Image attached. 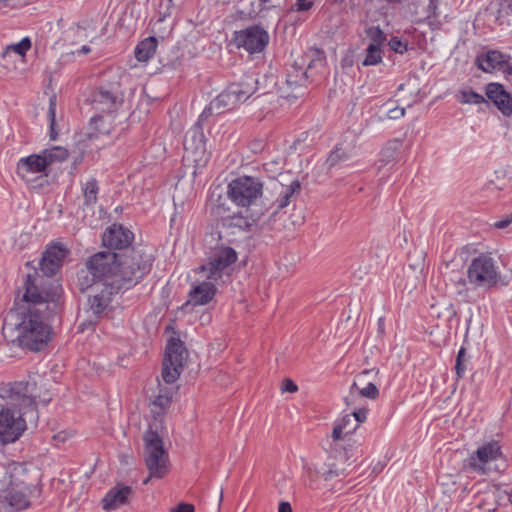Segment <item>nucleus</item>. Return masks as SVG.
<instances>
[{
	"mask_svg": "<svg viewBox=\"0 0 512 512\" xmlns=\"http://www.w3.org/2000/svg\"><path fill=\"white\" fill-rule=\"evenodd\" d=\"M61 287L51 282L47 287H40L37 279L28 275L25 282L24 304L12 310L3 323V334L17 340L19 345L31 351H40L48 344L51 327L47 320L57 306Z\"/></svg>",
	"mask_w": 512,
	"mask_h": 512,
	"instance_id": "nucleus-1",
	"label": "nucleus"
},
{
	"mask_svg": "<svg viewBox=\"0 0 512 512\" xmlns=\"http://www.w3.org/2000/svg\"><path fill=\"white\" fill-rule=\"evenodd\" d=\"M151 266V255L141 249L125 253L101 251L87 259L85 269L78 273V284L82 291L94 284L129 289L150 271Z\"/></svg>",
	"mask_w": 512,
	"mask_h": 512,
	"instance_id": "nucleus-2",
	"label": "nucleus"
},
{
	"mask_svg": "<svg viewBox=\"0 0 512 512\" xmlns=\"http://www.w3.org/2000/svg\"><path fill=\"white\" fill-rule=\"evenodd\" d=\"M38 390L34 380L12 384L10 401L0 410V444L17 441L27 428V419H37V403L47 404L50 401V398H41Z\"/></svg>",
	"mask_w": 512,
	"mask_h": 512,
	"instance_id": "nucleus-3",
	"label": "nucleus"
},
{
	"mask_svg": "<svg viewBox=\"0 0 512 512\" xmlns=\"http://www.w3.org/2000/svg\"><path fill=\"white\" fill-rule=\"evenodd\" d=\"M31 476L26 464L8 462L0 465V507L19 512L30 506Z\"/></svg>",
	"mask_w": 512,
	"mask_h": 512,
	"instance_id": "nucleus-4",
	"label": "nucleus"
},
{
	"mask_svg": "<svg viewBox=\"0 0 512 512\" xmlns=\"http://www.w3.org/2000/svg\"><path fill=\"white\" fill-rule=\"evenodd\" d=\"M263 183L259 178L240 176L231 180L227 186L228 198L237 206L246 210L231 218V225L245 231H254L261 226L263 212L260 209L252 210L251 206L262 196Z\"/></svg>",
	"mask_w": 512,
	"mask_h": 512,
	"instance_id": "nucleus-5",
	"label": "nucleus"
},
{
	"mask_svg": "<svg viewBox=\"0 0 512 512\" xmlns=\"http://www.w3.org/2000/svg\"><path fill=\"white\" fill-rule=\"evenodd\" d=\"M468 283L474 289H490L509 285L511 278L503 275L494 257L482 253L474 257L467 266Z\"/></svg>",
	"mask_w": 512,
	"mask_h": 512,
	"instance_id": "nucleus-6",
	"label": "nucleus"
},
{
	"mask_svg": "<svg viewBox=\"0 0 512 512\" xmlns=\"http://www.w3.org/2000/svg\"><path fill=\"white\" fill-rule=\"evenodd\" d=\"M236 260L237 253L233 248L216 247L210 252L207 261L200 266L199 273L203 279L218 283L230 275L232 265Z\"/></svg>",
	"mask_w": 512,
	"mask_h": 512,
	"instance_id": "nucleus-7",
	"label": "nucleus"
},
{
	"mask_svg": "<svg viewBox=\"0 0 512 512\" xmlns=\"http://www.w3.org/2000/svg\"><path fill=\"white\" fill-rule=\"evenodd\" d=\"M505 466L497 442H489L479 447L469 456L465 464V467L479 475L502 471Z\"/></svg>",
	"mask_w": 512,
	"mask_h": 512,
	"instance_id": "nucleus-8",
	"label": "nucleus"
},
{
	"mask_svg": "<svg viewBox=\"0 0 512 512\" xmlns=\"http://www.w3.org/2000/svg\"><path fill=\"white\" fill-rule=\"evenodd\" d=\"M145 463L149 476L143 481L147 484L150 478H163L169 472L168 454L163 448L162 439L154 431H148L144 437Z\"/></svg>",
	"mask_w": 512,
	"mask_h": 512,
	"instance_id": "nucleus-9",
	"label": "nucleus"
},
{
	"mask_svg": "<svg viewBox=\"0 0 512 512\" xmlns=\"http://www.w3.org/2000/svg\"><path fill=\"white\" fill-rule=\"evenodd\" d=\"M256 80L248 77L245 81L230 85L210 103L209 109L216 113H222L236 107L246 101L256 90Z\"/></svg>",
	"mask_w": 512,
	"mask_h": 512,
	"instance_id": "nucleus-10",
	"label": "nucleus"
},
{
	"mask_svg": "<svg viewBox=\"0 0 512 512\" xmlns=\"http://www.w3.org/2000/svg\"><path fill=\"white\" fill-rule=\"evenodd\" d=\"M187 351L180 339L172 337L167 344L163 361L162 378L167 384L174 383L180 376Z\"/></svg>",
	"mask_w": 512,
	"mask_h": 512,
	"instance_id": "nucleus-11",
	"label": "nucleus"
},
{
	"mask_svg": "<svg viewBox=\"0 0 512 512\" xmlns=\"http://www.w3.org/2000/svg\"><path fill=\"white\" fill-rule=\"evenodd\" d=\"M374 370H364L359 373L349 390L348 395L345 397L347 406H355L356 402H360L362 397L375 400L379 396V390L376 385L371 381V375H376Z\"/></svg>",
	"mask_w": 512,
	"mask_h": 512,
	"instance_id": "nucleus-12",
	"label": "nucleus"
},
{
	"mask_svg": "<svg viewBox=\"0 0 512 512\" xmlns=\"http://www.w3.org/2000/svg\"><path fill=\"white\" fill-rule=\"evenodd\" d=\"M237 47L244 48L249 53H258L264 50L269 42V35L266 30L259 26H251L235 33Z\"/></svg>",
	"mask_w": 512,
	"mask_h": 512,
	"instance_id": "nucleus-13",
	"label": "nucleus"
},
{
	"mask_svg": "<svg viewBox=\"0 0 512 512\" xmlns=\"http://www.w3.org/2000/svg\"><path fill=\"white\" fill-rule=\"evenodd\" d=\"M509 59V56L500 51L490 50L477 56L476 65L484 72L491 73L497 70L507 75H512V65Z\"/></svg>",
	"mask_w": 512,
	"mask_h": 512,
	"instance_id": "nucleus-14",
	"label": "nucleus"
},
{
	"mask_svg": "<svg viewBox=\"0 0 512 512\" xmlns=\"http://www.w3.org/2000/svg\"><path fill=\"white\" fill-rule=\"evenodd\" d=\"M48 170L47 162L41 152L21 158L17 163V174L26 182H32L34 174L47 176Z\"/></svg>",
	"mask_w": 512,
	"mask_h": 512,
	"instance_id": "nucleus-15",
	"label": "nucleus"
},
{
	"mask_svg": "<svg viewBox=\"0 0 512 512\" xmlns=\"http://www.w3.org/2000/svg\"><path fill=\"white\" fill-rule=\"evenodd\" d=\"M285 176L271 182V189L277 195L274 200V205L278 209L287 207L291 199L294 198L296 192L300 190V183L297 179H290L287 181Z\"/></svg>",
	"mask_w": 512,
	"mask_h": 512,
	"instance_id": "nucleus-16",
	"label": "nucleus"
},
{
	"mask_svg": "<svg viewBox=\"0 0 512 512\" xmlns=\"http://www.w3.org/2000/svg\"><path fill=\"white\" fill-rule=\"evenodd\" d=\"M306 71L292 67L287 74L285 86L281 87V95L287 99H296L305 94Z\"/></svg>",
	"mask_w": 512,
	"mask_h": 512,
	"instance_id": "nucleus-17",
	"label": "nucleus"
},
{
	"mask_svg": "<svg viewBox=\"0 0 512 512\" xmlns=\"http://www.w3.org/2000/svg\"><path fill=\"white\" fill-rule=\"evenodd\" d=\"M91 294L89 295V309L95 318L102 315L111 302L112 295L119 289H111L104 285L94 284L89 287Z\"/></svg>",
	"mask_w": 512,
	"mask_h": 512,
	"instance_id": "nucleus-18",
	"label": "nucleus"
},
{
	"mask_svg": "<svg viewBox=\"0 0 512 512\" xmlns=\"http://www.w3.org/2000/svg\"><path fill=\"white\" fill-rule=\"evenodd\" d=\"M184 149L193 157V161L200 162L206 152V143L203 129L199 125L189 129L184 138Z\"/></svg>",
	"mask_w": 512,
	"mask_h": 512,
	"instance_id": "nucleus-19",
	"label": "nucleus"
},
{
	"mask_svg": "<svg viewBox=\"0 0 512 512\" xmlns=\"http://www.w3.org/2000/svg\"><path fill=\"white\" fill-rule=\"evenodd\" d=\"M67 255L68 249L63 245L55 244L48 247L41 261L42 272L48 276L54 275L63 264Z\"/></svg>",
	"mask_w": 512,
	"mask_h": 512,
	"instance_id": "nucleus-20",
	"label": "nucleus"
},
{
	"mask_svg": "<svg viewBox=\"0 0 512 512\" xmlns=\"http://www.w3.org/2000/svg\"><path fill=\"white\" fill-rule=\"evenodd\" d=\"M133 240L132 232L122 225L113 224L103 234L102 241L106 247L113 249H124Z\"/></svg>",
	"mask_w": 512,
	"mask_h": 512,
	"instance_id": "nucleus-21",
	"label": "nucleus"
},
{
	"mask_svg": "<svg viewBox=\"0 0 512 512\" xmlns=\"http://www.w3.org/2000/svg\"><path fill=\"white\" fill-rule=\"evenodd\" d=\"M486 96L505 116L512 114V97L502 85L490 83L486 87Z\"/></svg>",
	"mask_w": 512,
	"mask_h": 512,
	"instance_id": "nucleus-22",
	"label": "nucleus"
},
{
	"mask_svg": "<svg viewBox=\"0 0 512 512\" xmlns=\"http://www.w3.org/2000/svg\"><path fill=\"white\" fill-rule=\"evenodd\" d=\"M216 288L213 281H204L194 284L189 291V300L186 304L206 305L215 296Z\"/></svg>",
	"mask_w": 512,
	"mask_h": 512,
	"instance_id": "nucleus-23",
	"label": "nucleus"
},
{
	"mask_svg": "<svg viewBox=\"0 0 512 512\" xmlns=\"http://www.w3.org/2000/svg\"><path fill=\"white\" fill-rule=\"evenodd\" d=\"M131 494L132 490L128 486L114 487L110 489L102 500L103 509L106 511L118 509L128 502Z\"/></svg>",
	"mask_w": 512,
	"mask_h": 512,
	"instance_id": "nucleus-24",
	"label": "nucleus"
},
{
	"mask_svg": "<svg viewBox=\"0 0 512 512\" xmlns=\"http://www.w3.org/2000/svg\"><path fill=\"white\" fill-rule=\"evenodd\" d=\"M373 42L366 48V54L362 61L363 66H374L382 61L381 45L383 41V33L377 29L374 32Z\"/></svg>",
	"mask_w": 512,
	"mask_h": 512,
	"instance_id": "nucleus-25",
	"label": "nucleus"
},
{
	"mask_svg": "<svg viewBox=\"0 0 512 512\" xmlns=\"http://www.w3.org/2000/svg\"><path fill=\"white\" fill-rule=\"evenodd\" d=\"M174 390L172 388H160L159 394L150 404L151 413L155 417L163 415L166 410L170 407Z\"/></svg>",
	"mask_w": 512,
	"mask_h": 512,
	"instance_id": "nucleus-26",
	"label": "nucleus"
},
{
	"mask_svg": "<svg viewBox=\"0 0 512 512\" xmlns=\"http://www.w3.org/2000/svg\"><path fill=\"white\" fill-rule=\"evenodd\" d=\"M157 48V39L148 37L141 41L135 48V57L140 62H147L151 59Z\"/></svg>",
	"mask_w": 512,
	"mask_h": 512,
	"instance_id": "nucleus-27",
	"label": "nucleus"
},
{
	"mask_svg": "<svg viewBox=\"0 0 512 512\" xmlns=\"http://www.w3.org/2000/svg\"><path fill=\"white\" fill-rule=\"evenodd\" d=\"M93 102L100 105L99 109L102 111H112L117 106L118 98L110 91L101 88L94 94Z\"/></svg>",
	"mask_w": 512,
	"mask_h": 512,
	"instance_id": "nucleus-28",
	"label": "nucleus"
},
{
	"mask_svg": "<svg viewBox=\"0 0 512 512\" xmlns=\"http://www.w3.org/2000/svg\"><path fill=\"white\" fill-rule=\"evenodd\" d=\"M47 166L50 169L52 166L67 160L69 153L67 149L61 146H53L41 151Z\"/></svg>",
	"mask_w": 512,
	"mask_h": 512,
	"instance_id": "nucleus-29",
	"label": "nucleus"
},
{
	"mask_svg": "<svg viewBox=\"0 0 512 512\" xmlns=\"http://www.w3.org/2000/svg\"><path fill=\"white\" fill-rule=\"evenodd\" d=\"M456 99L462 104H481L486 102L483 95L476 93L471 89L459 90L456 94Z\"/></svg>",
	"mask_w": 512,
	"mask_h": 512,
	"instance_id": "nucleus-30",
	"label": "nucleus"
},
{
	"mask_svg": "<svg viewBox=\"0 0 512 512\" xmlns=\"http://www.w3.org/2000/svg\"><path fill=\"white\" fill-rule=\"evenodd\" d=\"M83 196H84V205L92 206L97 201L98 195V185L95 179L91 178L87 180L83 185Z\"/></svg>",
	"mask_w": 512,
	"mask_h": 512,
	"instance_id": "nucleus-31",
	"label": "nucleus"
},
{
	"mask_svg": "<svg viewBox=\"0 0 512 512\" xmlns=\"http://www.w3.org/2000/svg\"><path fill=\"white\" fill-rule=\"evenodd\" d=\"M352 409L351 418L354 424H361L367 419V408L364 405H361L359 402H356L355 406H349Z\"/></svg>",
	"mask_w": 512,
	"mask_h": 512,
	"instance_id": "nucleus-32",
	"label": "nucleus"
},
{
	"mask_svg": "<svg viewBox=\"0 0 512 512\" xmlns=\"http://www.w3.org/2000/svg\"><path fill=\"white\" fill-rule=\"evenodd\" d=\"M468 285H470L468 278L464 279L460 277L454 282L457 295L462 297L465 301L470 302V288Z\"/></svg>",
	"mask_w": 512,
	"mask_h": 512,
	"instance_id": "nucleus-33",
	"label": "nucleus"
},
{
	"mask_svg": "<svg viewBox=\"0 0 512 512\" xmlns=\"http://www.w3.org/2000/svg\"><path fill=\"white\" fill-rule=\"evenodd\" d=\"M31 48V41L29 38L25 37L20 42L13 44L7 48L5 54L13 51L20 56H24L26 52Z\"/></svg>",
	"mask_w": 512,
	"mask_h": 512,
	"instance_id": "nucleus-34",
	"label": "nucleus"
},
{
	"mask_svg": "<svg viewBox=\"0 0 512 512\" xmlns=\"http://www.w3.org/2000/svg\"><path fill=\"white\" fill-rule=\"evenodd\" d=\"M315 0H295L290 7L289 13H306L310 11L314 6Z\"/></svg>",
	"mask_w": 512,
	"mask_h": 512,
	"instance_id": "nucleus-35",
	"label": "nucleus"
},
{
	"mask_svg": "<svg viewBox=\"0 0 512 512\" xmlns=\"http://www.w3.org/2000/svg\"><path fill=\"white\" fill-rule=\"evenodd\" d=\"M399 146V142L395 141L389 145H387L381 152L382 155V161L384 163H389L393 161L397 154V149Z\"/></svg>",
	"mask_w": 512,
	"mask_h": 512,
	"instance_id": "nucleus-36",
	"label": "nucleus"
},
{
	"mask_svg": "<svg viewBox=\"0 0 512 512\" xmlns=\"http://www.w3.org/2000/svg\"><path fill=\"white\" fill-rule=\"evenodd\" d=\"M388 45L392 51L399 54H403L404 52H406L408 46L407 42H403L398 37H392L389 40Z\"/></svg>",
	"mask_w": 512,
	"mask_h": 512,
	"instance_id": "nucleus-37",
	"label": "nucleus"
},
{
	"mask_svg": "<svg viewBox=\"0 0 512 512\" xmlns=\"http://www.w3.org/2000/svg\"><path fill=\"white\" fill-rule=\"evenodd\" d=\"M464 357H465V349L461 348L458 351L456 365H455L456 374L459 378H462L466 371V366L464 364Z\"/></svg>",
	"mask_w": 512,
	"mask_h": 512,
	"instance_id": "nucleus-38",
	"label": "nucleus"
},
{
	"mask_svg": "<svg viewBox=\"0 0 512 512\" xmlns=\"http://www.w3.org/2000/svg\"><path fill=\"white\" fill-rule=\"evenodd\" d=\"M349 158V155L343 151L341 148L336 147L334 151L331 152L328 162L331 166L336 165L339 161L346 160Z\"/></svg>",
	"mask_w": 512,
	"mask_h": 512,
	"instance_id": "nucleus-39",
	"label": "nucleus"
},
{
	"mask_svg": "<svg viewBox=\"0 0 512 512\" xmlns=\"http://www.w3.org/2000/svg\"><path fill=\"white\" fill-rule=\"evenodd\" d=\"M345 421L344 422H336L332 431V438L334 440H341L345 436L349 435L350 433L347 432L344 429Z\"/></svg>",
	"mask_w": 512,
	"mask_h": 512,
	"instance_id": "nucleus-40",
	"label": "nucleus"
},
{
	"mask_svg": "<svg viewBox=\"0 0 512 512\" xmlns=\"http://www.w3.org/2000/svg\"><path fill=\"white\" fill-rule=\"evenodd\" d=\"M344 429L349 432L350 434L354 432L358 428V424H354L351 415L347 414L343 416L338 422H344Z\"/></svg>",
	"mask_w": 512,
	"mask_h": 512,
	"instance_id": "nucleus-41",
	"label": "nucleus"
},
{
	"mask_svg": "<svg viewBox=\"0 0 512 512\" xmlns=\"http://www.w3.org/2000/svg\"><path fill=\"white\" fill-rule=\"evenodd\" d=\"M195 507L190 503H179L176 507L170 509V512H194Z\"/></svg>",
	"mask_w": 512,
	"mask_h": 512,
	"instance_id": "nucleus-42",
	"label": "nucleus"
},
{
	"mask_svg": "<svg viewBox=\"0 0 512 512\" xmlns=\"http://www.w3.org/2000/svg\"><path fill=\"white\" fill-rule=\"evenodd\" d=\"M387 115L390 119H399L405 115V108L395 107L389 109Z\"/></svg>",
	"mask_w": 512,
	"mask_h": 512,
	"instance_id": "nucleus-43",
	"label": "nucleus"
},
{
	"mask_svg": "<svg viewBox=\"0 0 512 512\" xmlns=\"http://www.w3.org/2000/svg\"><path fill=\"white\" fill-rule=\"evenodd\" d=\"M298 390V386L291 380L285 379L282 386V392L295 393Z\"/></svg>",
	"mask_w": 512,
	"mask_h": 512,
	"instance_id": "nucleus-44",
	"label": "nucleus"
},
{
	"mask_svg": "<svg viewBox=\"0 0 512 512\" xmlns=\"http://www.w3.org/2000/svg\"><path fill=\"white\" fill-rule=\"evenodd\" d=\"M512 223V214L505 216L502 220H499L494 223V227L498 229H503L509 226Z\"/></svg>",
	"mask_w": 512,
	"mask_h": 512,
	"instance_id": "nucleus-45",
	"label": "nucleus"
},
{
	"mask_svg": "<svg viewBox=\"0 0 512 512\" xmlns=\"http://www.w3.org/2000/svg\"><path fill=\"white\" fill-rule=\"evenodd\" d=\"M483 189L488 192H491L492 194H497L499 191V188L495 185L494 182L486 183Z\"/></svg>",
	"mask_w": 512,
	"mask_h": 512,
	"instance_id": "nucleus-46",
	"label": "nucleus"
},
{
	"mask_svg": "<svg viewBox=\"0 0 512 512\" xmlns=\"http://www.w3.org/2000/svg\"><path fill=\"white\" fill-rule=\"evenodd\" d=\"M55 111H56L55 103H54V101L51 100L50 106H49V117H50L51 126H53L54 121H55Z\"/></svg>",
	"mask_w": 512,
	"mask_h": 512,
	"instance_id": "nucleus-47",
	"label": "nucleus"
},
{
	"mask_svg": "<svg viewBox=\"0 0 512 512\" xmlns=\"http://www.w3.org/2000/svg\"><path fill=\"white\" fill-rule=\"evenodd\" d=\"M278 512H292L290 503L286 501L280 502Z\"/></svg>",
	"mask_w": 512,
	"mask_h": 512,
	"instance_id": "nucleus-48",
	"label": "nucleus"
},
{
	"mask_svg": "<svg viewBox=\"0 0 512 512\" xmlns=\"http://www.w3.org/2000/svg\"><path fill=\"white\" fill-rule=\"evenodd\" d=\"M83 54H87L90 51V48L88 46H82L80 50Z\"/></svg>",
	"mask_w": 512,
	"mask_h": 512,
	"instance_id": "nucleus-49",
	"label": "nucleus"
},
{
	"mask_svg": "<svg viewBox=\"0 0 512 512\" xmlns=\"http://www.w3.org/2000/svg\"><path fill=\"white\" fill-rule=\"evenodd\" d=\"M438 0H430V6L433 8H437Z\"/></svg>",
	"mask_w": 512,
	"mask_h": 512,
	"instance_id": "nucleus-50",
	"label": "nucleus"
},
{
	"mask_svg": "<svg viewBox=\"0 0 512 512\" xmlns=\"http://www.w3.org/2000/svg\"><path fill=\"white\" fill-rule=\"evenodd\" d=\"M261 4H266L268 2H270L271 0H259Z\"/></svg>",
	"mask_w": 512,
	"mask_h": 512,
	"instance_id": "nucleus-51",
	"label": "nucleus"
},
{
	"mask_svg": "<svg viewBox=\"0 0 512 512\" xmlns=\"http://www.w3.org/2000/svg\"><path fill=\"white\" fill-rule=\"evenodd\" d=\"M222 499H223V494L221 493V495H220V500H219V501L221 502V501H222Z\"/></svg>",
	"mask_w": 512,
	"mask_h": 512,
	"instance_id": "nucleus-52",
	"label": "nucleus"
},
{
	"mask_svg": "<svg viewBox=\"0 0 512 512\" xmlns=\"http://www.w3.org/2000/svg\"><path fill=\"white\" fill-rule=\"evenodd\" d=\"M510 502L512 503V498L510 499Z\"/></svg>",
	"mask_w": 512,
	"mask_h": 512,
	"instance_id": "nucleus-53",
	"label": "nucleus"
}]
</instances>
